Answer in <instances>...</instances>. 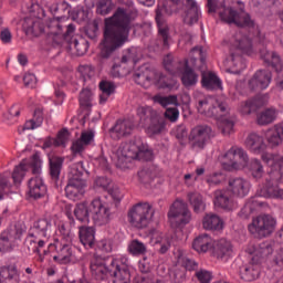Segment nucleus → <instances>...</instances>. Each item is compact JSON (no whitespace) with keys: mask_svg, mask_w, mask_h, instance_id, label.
I'll use <instances>...</instances> for the list:
<instances>
[{"mask_svg":"<svg viewBox=\"0 0 283 283\" xmlns=\"http://www.w3.org/2000/svg\"><path fill=\"white\" fill-rule=\"evenodd\" d=\"M138 19V9L118 7L114 14L105 19L104 34L101 43V56L109 59L112 53L129 41L134 21Z\"/></svg>","mask_w":283,"mask_h":283,"instance_id":"obj_1","label":"nucleus"},{"mask_svg":"<svg viewBox=\"0 0 283 283\" xmlns=\"http://www.w3.org/2000/svg\"><path fill=\"white\" fill-rule=\"evenodd\" d=\"M190 60H174V55L164 57V67L172 76L181 74V83L186 87H193L198 83V75L195 70H202L207 63V52L202 46H195L191 51ZM193 67V69H192Z\"/></svg>","mask_w":283,"mask_h":283,"instance_id":"obj_2","label":"nucleus"},{"mask_svg":"<svg viewBox=\"0 0 283 283\" xmlns=\"http://www.w3.org/2000/svg\"><path fill=\"white\" fill-rule=\"evenodd\" d=\"M91 275L97 282L107 280L111 275L114 277L113 283L132 282V273L129 272V259L126 255L113 258L109 265L105 263V259L94 255L90 263Z\"/></svg>","mask_w":283,"mask_h":283,"instance_id":"obj_3","label":"nucleus"},{"mask_svg":"<svg viewBox=\"0 0 283 283\" xmlns=\"http://www.w3.org/2000/svg\"><path fill=\"white\" fill-rule=\"evenodd\" d=\"M263 163L270 167L275 179L266 180L265 186L256 190L260 198H273L274 200H283V189L280 188L277 180L283 178V156L271 153H263L261 156Z\"/></svg>","mask_w":283,"mask_h":283,"instance_id":"obj_4","label":"nucleus"},{"mask_svg":"<svg viewBox=\"0 0 283 283\" xmlns=\"http://www.w3.org/2000/svg\"><path fill=\"white\" fill-rule=\"evenodd\" d=\"M207 9L209 14H216L217 12L221 21L229 25L234 24L238 28H255V21L244 11V8L234 10L231 7H227L224 1L207 0Z\"/></svg>","mask_w":283,"mask_h":283,"instance_id":"obj_5","label":"nucleus"},{"mask_svg":"<svg viewBox=\"0 0 283 283\" xmlns=\"http://www.w3.org/2000/svg\"><path fill=\"white\" fill-rule=\"evenodd\" d=\"M90 211L97 227H105V224H109L112 221V210L109 206L98 197L91 201L90 207L86 202L77 203L74 209V216L78 222L87 224V222H90Z\"/></svg>","mask_w":283,"mask_h":283,"instance_id":"obj_6","label":"nucleus"},{"mask_svg":"<svg viewBox=\"0 0 283 283\" xmlns=\"http://www.w3.org/2000/svg\"><path fill=\"white\" fill-rule=\"evenodd\" d=\"M132 160H154V151L149 149V146L143 144L140 140L122 143L117 149V163L118 169H129Z\"/></svg>","mask_w":283,"mask_h":283,"instance_id":"obj_7","label":"nucleus"},{"mask_svg":"<svg viewBox=\"0 0 283 283\" xmlns=\"http://www.w3.org/2000/svg\"><path fill=\"white\" fill-rule=\"evenodd\" d=\"M154 218V208L149 202H139L128 210V222L135 229H147Z\"/></svg>","mask_w":283,"mask_h":283,"instance_id":"obj_8","label":"nucleus"},{"mask_svg":"<svg viewBox=\"0 0 283 283\" xmlns=\"http://www.w3.org/2000/svg\"><path fill=\"white\" fill-rule=\"evenodd\" d=\"M242 54L251 56L253 54V43L247 36H243L241 40H237L233 46L230 49V61L234 67H237V74H240L247 64Z\"/></svg>","mask_w":283,"mask_h":283,"instance_id":"obj_9","label":"nucleus"},{"mask_svg":"<svg viewBox=\"0 0 283 283\" xmlns=\"http://www.w3.org/2000/svg\"><path fill=\"white\" fill-rule=\"evenodd\" d=\"M277 221L270 214H261L254 218L251 224L248 226V231L254 238H269L275 231Z\"/></svg>","mask_w":283,"mask_h":283,"instance_id":"obj_10","label":"nucleus"},{"mask_svg":"<svg viewBox=\"0 0 283 283\" xmlns=\"http://www.w3.org/2000/svg\"><path fill=\"white\" fill-rule=\"evenodd\" d=\"M168 220L175 227L189 224L191 222V211H189L187 203L182 200H176L168 211Z\"/></svg>","mask_w":283,"mask_h":283,"instance_id":"obj_11","label":"nucleus"},{"mask_svg":"<svg viewBox=\"0 0 283 283\" xmlns=\"http://www.w3.org/2000/svg\"><path fill=\"white\" fill-rule=\"evenodd\" d=\"M41 165L43 161L41 160V156L39 153H35L32 156L31 163L28 160H22L19 166H15L12 172V179L14 185H21L23 182V178H25V172L31 169L32 174H41Z\"/></svg>","mask_w":283,"mask_h":283,"instance_id":"obj_12","label":"nucleus"},{"mask_svg":"<svg viewBox=\"0 0 283 283\" xmlns=\"http://www.w3.org/2000/svg\"><path fill=\"white\" fill-rule=\"evenodd\" d=\"M49 253H55L53 255L54 262L57 264H70L74 255V250L72 249V242H65L60 240H53L48 247Z\"/></svg>","mask_w":283,"mask_h":283,"instance_id":"obj_13","label":"nucleus"},{"mask_svg":"<svg viewBox=\"0 0 283 283\" xmlns=\"http://www.w3.org/2000/svg\"><path fill=\"white\" fill-rule=\"evenodd\" d=\"M214 136L216 133H213V128H211V126L201 124L195 126L190 130L189 142L195 149H202L203 147H207L209 140H211V138Z\"/></svg>","mask_w":283,"mask_h":283,"instance_id":"obj_14","label":"nucleus"},{"mask_svg":"<svg viewBox=\"0 0 283 283\" xmlns=\"http://www.w3.org/2000/svg\"><path fill=\"white\" fill-rule=\"evenodd\" d=\"M249 163V155L243 148L238 146H232L223 156V169L227 171H233V169H239L240 164L247 165Z\"/></svg>","mask_w":283,"mask_h":283,"instance_id":"obj_15","label":"nucleus"},{"mask_svg":"<svg viewBox=\"0 0 283 283\" xmlns=\"http://www.w3.org/2000/svg\"><path fill=\"white\" fill-rule=\"evenodd\" d=\"M46 243L48 240L41 239V237L34 235L32 232H29L24 242L29 253H35V255H38L39 262H43L45 260V255L49 254L48 250H44L43 253H41V250L45 248Z\"/></svg>","mask_w":283,"mask_h":283,"instance_id":"obj_16","label":"nucleus"},{"mask_svg":"<svg viewBox=\"0 0 283 283\" xmlns=\"http://www.w3.org/2000/svg\"><path fill=\"white\" fill-rule=\"evenodd\" d=\"M217 107L220 112H227V103L220 101L216 102L213 97H202L197 101V109L199 114H205V116H214V109Z\"/></svg>","mask_w":283,"mask_h":283,"instance_id":"obj_17","label":"nucleus"},{"mask_svg":"<svg viewBox=\"0 0 283 283\" xmlns=\"http://www.w3.org/2000/svg\"><path fill=\"white\" fill-rule=\"evenodd\" d=\"M233 198V195H231L228 188L219 189L214 191L213 205L224 211H233V209L238 208V202H235V199Z\"/></svg>","mask_w":283,"mask_h":283,"instance_id":"obj_18","label":"nucleus"},{"mask_svg":"<svg viewBox=\"0 0 283 283\" xmlns=\"http://www.w3.org/2000/svg\"><path fill=\"white\" fill-rule=\"evenodd\" d=\"M227 189L234 198H247L251 191V182L242 177L230 178Z\"/></svg>","mask_w":283,"mask_h":283,"instance_id":"obj_19","label":"nucleus"},{"mask_svg":"<svg viewBox=\"0 0 283 283\" xmlns=\"http://www.w3.org/2000/svg\"><path fill=\"white\" fill-rule=\"evenodd\" d=\"M260 275H262V265L255 261V256L240 268V277L243 282H255V280H260Z\"/></svg>","mask_w":283,"mask_h":283,"instance_id":"obj_20","label":"nucleus"},{"mask_svg":"<svg viewBox=\"0 0 283 283\" xmlns=\"http://www.w3.org/2000/svg\"><path fill=\"white\" fill-rule=\"evenodd\" d=\"M156 76V71L149 69L147 65L139 66L133 75V78L137 85H140L145 90L154 85V77Z\"/></svg>","mask_w":283,"mask_h":283,"instance_id":"obj_21","label":"nucleus"},{"mask_svg":"<svg viewBox=\"0 0 283 283\" xmlns=\"http://www.w3.org/2000/svg\"><path fill=\"white\" fill-rule=\"evenodd\" d=\"M272 78L273 75L271 74V71L259 70L249 81V88L252 90V92H255L258 90H266V87L271 85Z\"/></svg>","mask_w":283,"mask_h":283,"instance_id":"obj_22","label":"nucleus"},{"mask_svg":"<svg viewBox=\"0 0 283 283\" xmlns=\"http://www.w3.org/2000/svg\"><path fill=\"white\" fill-rule=\"evenodd\" d=\"M94 130L82 132L80 138L74 140L71 145L73 156H82L83 151L94 143Z\"/></svg>","mask_w":283,"mask_h":283,"instance_id":"obj_23","label":"nucleus"},{"mask_svg":"<svg viewBox=\"0 0 283 283\" xmlns=\"http://www.w3.org/2000/svg\"><path fill=\"white\" fill-rule=\"evenodd\" d=\"M70 143V130L62 128L57 132L56 137L48 136L43 140L42 149H50L52 147H67Z\"/></svg>","mask_w":283,"mask_h":283,"instance_id":"obj_24","label":"nucleus"},{"mask_svg":"<svg viewBox=\"0 0 283 283\" xmlns=\"http://www.w3.org/2000/svg\"><path fill=\"white\" fill-rule=\"evenodd\" d=\"M260 107H264V97L256 95L255 97L241 102L238 106V112L241 116H251V114H255Z\"/></svg>","mask_w":283,"mask_h":283,"instance_id":"obj_25","label":"nucleus"},{"mask_svg":"<svg viewBox=\"0 0 283 283\" xmlns=\"http://www.w3.org/2000/svg\"><path fill=\"white\" fill-rule=\"evenodd\" d=\"M28 196L33 198V200L44 198L45 193H48V186H45L43 178L39 176L32 177L28 181Z\"/></svg>","mask_w":283,"mask_h":283,"instance_id":"obj_26","label":"nucleus"},{"mask_svg":"<svg viewBox=\"0 0 283 283\" xmlns=\"http://www.w3.org/2000/svg\"><path fill=\"white\" fill-rule=\"evenodd\" d=\"M213 255L222 262H227L230 258H233V244L227 239H220L214 242Z\"/></svg>","mask_w":283,"mask_h":283,"instance_id":"obj_27","label":"nucleus"},{"mask_svg":"<svg viewBox=\"0 0 283 283\" xmlns=\"http://www.w3.org/2000/svg\"><path fill=\"white\" fill-rule=\"evenodd\" d=\"M22 30L27 36H41L45 32L43 22L36 18H25L22 23Z\"/></svg>","mask_w":283,"mask_h":283,"instance_id":"obj_28","label":"nucleus"},{"mask_svg":"<svg viewBox=\"0 0 283 283\" xmlns=\"http://www.w3.org/2000/svg\"><path fill=\"white\" fill-rule=\"evenodd\" d=\"M134 132V124L128 119H118L111 128V136L115 140H120L125 136H129Z\"/></svg>","mask_w":283,"mask_h":283,"instance_id":"obj_29","label":"nucleus"},{"mask_svg":"<svg viewBox=\"0 0 283 283\" xmlns=\"http://www.w3.org/2000/svg\"><path fill=\"white\" fill-rule=\"evenodd\" d=\"M30 233L48 242V238L52 234V221L48 218L39 219L33 223Z\"/></svg>","mask_w":283,"mask_h":283,"instance_id":"obj_30","label":"nucleus"},{"mask_svg":"<svg viewBox=\"0 0 283 283\" xmlns=\"http://www.w3.org/2000/svg\"><path fill=\"white\" fill-rule=\"evenodd\" d=\"M150 242L154 247H158V252L165 255L171 249V240L169 237H164L163 232L157 229L150 230Z\"/></svg>","mask_w":283,"mask_h":283,"instance_id":"obj_31","label":"nucleus"},{"mask_svg":"<svg viewBox=\"0 0 283 283\" xmlns=\"http://www.w3.org/2000/svg\"><path fill=\"white\" fill-rule=\"evenodd\" d=\"M260 56L263 61V63L268 66L271 67L272 70H275V72L280 73L283 70V62L282 57L277 55L275 52H271L266 49H262L260 51Z\"/></svg>","mask_w":283,"mask_h":283,"instance_id":"obj_32","label":"nucleus"},{"mask_svg":"<svg viewBox=\"0 0 283 283\" xmlns=\"http://www.w3.org/2000/svg\"><path fill=\"white\" fill-rule=\"evenodd\" d=\"M85 180L69 179L65 186V196L69 200H78L85 193Z\"/></svg>","mask_w":283,"mask_h":283,"instance_id":"obj_33","label":"nucleus"},{"mask_svg":"<svg viewBox=\"0 0 283 283\" xmlns=\"http://www.w3.org/2000/svg\"><path fill=\"white\" fill-rule=\"evenodd\" d=\"M186 8L184 23H186V25L198 23L200 19V7H198V2H196V0H186Z\"/></svg>","mask_w":283,"mask_h":283,"instance_id":"obj_34","label":"nucleus"},{"mask_svg":"<svg viewBox=\"0 0 283 283\" xmlns=\"http://www.w3.org/2000/svg\"><path fill=\"white\" fill-rule=\"evenodd\" d=\"M244 145L247 149H250L252 154H261L264 151L266 145L264 144V137L256 133H250L245 138Z\"/></svg>","mask_w":283,"mask_h":283,"instance_id":"obj_35","label":"nucleus"},{"mask_svg":"<svg viewBox=\"0 0 283 283\" xmlns=\"http://www.w3.org/2000/svg\"><path fill=\"white\" fill-rule=\"evenodd\" d=\"M266 140L270 147H280L283 143V125L276 124L266 133Z\"/></svg>","mask_w":283,"mask_h":283,"instance_id":"obj_36","label":"nucleus"},{"mask_svg":"<svg viewBox=\"0 0 283 283\" xmlns=\"http://www.w3.org/2000/svg\"><path fill=\"white\" fill-rule=\"evenodd\" d=\"M63 163H65V158L49 155V174L52 180H59L61 178V169H63Z\"/></svg>","mask_w":283,"mask_h":283,"instance_id":"obj_37","label":"nucleus"},{"mask_svg":"<svg viewBox=\"0 0 283 283\" xmlns=\"http://www.w3.org/2000/svg\"><path fill=\"white\" fill-rule=\"evenodd\" d=\"M245 169L254 180H262V178H264V166L258 158H253L245 163Z\"/></svg>","mask_w":283,"mask_h":283,"instance_id":"obj_38","label":"nucleus"},{"mask_svg":"<svg viewBox=\"0 0 283 283\" xmlns=\"http://www.w3.org/2000/svg\"><path fill=\"white\" fill-rule=\"evenodd\" d=\"M213 247V239L207 233L197 237L192 242V249L197 253H207Z\"/></svg>","mask_w":283,"mask_h":283,"instance_id":"obj_39","label":"nucleus"},{"mask_svg":"<svg viewBox=\"0 0 283 283\" xmlns=\"http://www.w3.org/2000/svg\"><path fill=\"white\" fill-rule=\"evenodd\" d=\"M201 84L206 90H222V81L212 72H202Z\"/></svg>","mask_w":283,"mask_h":283,"instance_id":"obj_40","label":"nucleus"},{"mask_svg":"<svg viewBox=\"0 0 283 283\" xmlns=\"http://www.w3.org/2000/svg\"><path fill=\"white\" fill-rule=\"evenodd\" d=\"M78 237L80 241L82 242L83 247H85V249H93L95 241L94 228L85 226L80 227Z\"/></svg>","mask_w":283,"mask_h":283,"instance_id":"obj_41","label":"nucleus"},{"mask_svg":"<svg viewBox=\"0 0 283 283\" xmlns=\"http://www.w3.org/2000/svg\"><path fill=\"white\" fill-rule=\"evenodd\" d=\"M21 240V235L17 234L15 237L8 233V232H3L0 235V252L1 253H8V251H12V249H14V247H17V241Z\"/></svg>","mask_w":283,"mask_h":283,"instance_id":"obj_42","label":"nucleus"},{"mask_svg":"<svg viewBox=\"0 0 283 283\" xmlns=\"http://www.w3.org/2000/svg\"><path fill=\"white\" fill-rule=\"evenodd\" d=\"M203 229L208 231H222L224 229V221L218 214H207L202 221Z\"/></svg>","mask_w":283,"mask_h":283,"instance_id":"obj_43","label":"nucleus"},{"mask_svg":"<svg viewBox=\"0 0 283 283\" xmlns=\"http://www.w3.org/2000/svg\"><path fill=\"white\" fill-rule=\"evenodd\" d=\"M136 112L142 127L149 125V122L158 116V113H156V111L150 106H139Z\"/></svg>","mask_w":283,"mask_h":283,"instance_id":"obj_44","label":"nucleus"},{"mask_svg":"<svg viewBox=\"0 0 283 283\" xmlns=\"http://www.w3.org/2000/svg\"><path fill=\"white\" fill-rule=\"evenodd\" d=\"M99 90L102 92L99 95V105H105L109 96L116 92V84L109 81H102L99 82Z\"/></svg>","mask_w":283,"mask_h":283,"instance_id":"obj_45","label":"nucleus"},{"mask_svg":"<svg viewBox=\"0 0 283 283\" xmlns=\"http://www.w3.org/2000/svg\"><path fill=\"white\" fill-rule=\"evenodd\" d=\"M21 275L19 274V270H17V265H8L0 268V279L9 280V282L19 283Z\"/></svg>","mask_w":283,"mask_h":283,"instance_id":"obj_46","label":"nucleus"},{"mask_svg":"<svg viewBox=\"0 0 283 283\" xmlns=\"http://www.w3.org/2000/svg\"><path fill=\"white\" fill-rule=\"evenodd\" d=\"M57 233L56 237L53 238V240H59L60 242H73L74 241V234L72 233V229L70 226L61 222L57 226Z\"/></svg>","mask_w":283,"mask_h":283,"instance_id":"obj_47","label":"nucleus"},{"mask_svg":"<svg viewBox=\"0 0 283 283\" xmlns=\"http://www.w3.org/2000/svg\"><path fill=\"white\" fill-rule=\"evenodd\" d=\"M276 118H277V109L268 108V109L261 112L256 116V123H258V125H261V126L271 125V123H273Z\"/></svg>","mask_w":283,"mask_h":283,"instance_id":"obj_48","label":"nucleus"},{"mask_svg":"<svg viewBox=\"0 0 283 283\" xmlns=\"http://www.w3.org/2000/svg\"><path fill=\"white\" fill-rule=\"evenodd\" d=\"M187 198L195 213H200L205 209V201L199 192H188Z\"/></svg>","mask_w":283,"mask_h":283,"instance_id":"obj_49","label":"nucleus"},{"mask_svg":"<svg viewBox=\"0 0 283 283\" xmlns=\"http://www.w3.org/2000/svg\"><path fill=\"white\" fill-rule=\"evenodd\" d=\"M153 85H156L159 90H169L174 87V78L164 75L163 73L155 72Z\"/></svg>","mask_w":283,"mask_h":283,"instance_id":"obj_50","label":"nucleus"},{"mask_svg":"<svg viewBox=\"0 0 283 283\" xmlns=\"http://www.w3.org/2000/svg\"><path fill=\"white\" fill-rule=\"evenodd\" d=\"M43 125V109L36 108L33 117L25 122L24 129H39Z\"/></svg>","mask_w":283,"mask_h":283,"instance_id":"obj_51","label":"nucleus"},{"mask_svg":"<svg viewBox=\"0 0 283 283\" xmlns=\"http://www.w3.org/2000/svg\"><path fill=\"white\" fill-rule=\"evenodd\" d=\"M156 23L158 28V36L163 41L164 48H169V27L167 23L160 21V18L156 17Z\"/></svg>","mask_w":283,"mask_h":283,"instance_id":"obj_52","label":"nucleus"},{"mask_svg":"<svg viewBox=\"0 0 283 283\" xmlns=\"http://www.w3.org/2000/svg\"><path fill=\"white\" fill-rule=\"evenodd\" d=\"M164 8L166 14H178L185 9V2L182 0H167Z\"/></svg>","mask_w":283,"mask_h":283,"instance_id":"obj_53","label":"nucleus"},{"mask_svg":"<svg viewBox=\"0 0 283 283\" xmlns=\"http://www.w3.org/2000/svg\"><path fill=\"white\" fill-rule=\"evenodd\" d=\"M71 45L76 50L77 56H83L84 54H87V50H90V42L85 40V38L80 36L78 39H74L71 42Z\"/></svg>","mask_w":283,"mask_h":283,"instance_id":"obj_54","label":"nucleus"},{"mask_svg":"<svg viewBox=\"0 0 283 283\" xmlns=\"http://www.w3.org/2000/svg\"><path fill=\"white\" fill-rule=\"evenodd\" d=\"M154 103H158V105H161V107H169V105H175L177 107L178 105V96L177 95H155L153 97Z\"/></svg>","mask_w":283,"mask_h":283,"instance_id":"obj_55","label":"nucleus"},{"mask_svg":"<svg viewBox=\"0 0 283 283\" xmlns=\"http://www.w3.org/2000/svg\"><path fill=\"white\" fill-rule=\"evenodd\" d=\"M128 251L132 255H145L147 253V245L135 239L128 244Z\"/></svg>","mask_w":283,"mask_h":283,"instance_id":"obj_56","label":"nucleus"},{"mask_svg":"<svg viewBox=\"0 0 283 283\" xmlns=\"http://www.w3.org/2000/svg\"><path fill=\"white\" fill-rule=\"evenodd\" d=\"M143 127H145L149 134H160V132H163L165 128V125L160 123L158 115H156L147 125H144Z\"/></svg>","mask_w":283,"mask_h":283,"instance_id":"obj_57","label":"nucleus"},{"mask_svg":"<svg viewBox=\"0 0 283 283\" xmlns=\"http://www.w3.org/2000/svg\"><path fill=\"white\" fill-rule=\"evenodd\" d=\"M113 9L114 2H112V0H99L97 2L96 12L102 17H107V14H109V12H112Z\"/></svg>","mask_w":283,"mask_h":283,"instance_id":"obj_58","label":"nucleus"},{"mask_svg":"<svg viewBox=\"0 0 283 283\" xmlns=\"http://www.w3.org/2000/svg\"><path fill=\"white\" fill-rule=\"evenodd\" d=\"M92 99H93L92 90L83 88L78 97L81 107H92Z\"/></svg>","mask_w":283,"mask_h":283,"instance_id":"obj_59","label":"nucleus"},{"mask_svg":"<svg viewBox=\"0 0 283 283\" xmlns=\"http://www.w3.org/2000/svg\"><path fill=\"white\" fill-rule=\"evenodd\" d=\"M84 174H85V170L83 169V165L74 164L71 167V170L69 174V180H85V179H83Z\"/></svg>","mask_w":283,"mask_h":283,"instance_id":"obj_60","label":"nucleus"},{"mask_svg":"<svg viewBox=\"0 0 283 283\" xmlns=\"http://www.w3.org/2000/svg\"><path fill=\"white\" fill-rule=\"evenodd\" d=\"M233 127H235V123L231 119H223L219 124V129L223 136H231L233 134Z\"/></svg>","mask_w":283,"mask_h":283,"instance_id":"obj_61","label":"nucleus"},{"mask_svg":"<svg viewBox=\"0 0 283 283\" xmlns=\"http://www.w3.org/2000/svg\"><path fill=\"white\" fill-rule=\"evenodd\" d=\"M96 248L102 253H112L114 249V241L112 239H102L96 243Z\"/></svg>","mask_w":283,"mask_h":283,"instance_id":"obj_62","label":"nucleus"},{"mask_svg":"<svg viewBox=\"0 0 283 283\" xmlns=\"http://www.w3.org/2000/svg\"><path fill=\"white\" fill-rule=\"evenodd\" d=\"M170 277H171L172 282H175V283H182L187 280V270L175 269L171 272Z\"/></svg>","mask_w":283,"mask_h":283,"instance_id":"obj_63","label":"nucleus"},{"mask_svg":"<svg viewBox=\"0 0 283 283\" xmlns=\"http://www.w3.org/2000/svg\"><path fill=\"white\" fill-rule=\"evenodd\" d=\"M196 277L200 283H211L213 275L210 271L199 270L196 272Z\"/></svg>","mask_w":283,"mask_h":283,"instance_id":"obj_64","label":"nucleus"}]
</instances>
